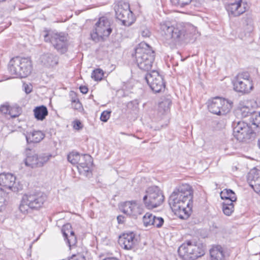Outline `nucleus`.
I'll return each instance as SVG.
<instances>
[{
  "instance_id": "a18cd8bd",
  "label": "nucleus",
  "mask_w": 260,
  "mask_h": 260,
  "mask_svg": "<svg viewBox=\"0 0 260 260\" xmlns=\"http://www.w3.org/2000/svg\"><path fill=\"white\" fill-rule=\"evenodd\" d=\"M73 127L76 130H80L82 128L83 125L80 121L77 120L74 121Z\"/></svg>"
},
{
  "instance_id": "9d476101",
  "label": "nucleus",
  "mask_w": 260,
  "mask_h": 260,
  "mask_svg": "<svg viewBox=\"0 0 260 260\" xmlns=\"http://www.w3.org/2000/svg\"><path fill=\"white\" fill-rule=\"evenodd\" d=\"M44 38V41L50 42L59 53L63 54L67 52L69 42L67 36L64 34L46 31Z\"/></svg>"
},
{
  "instance_id": "72a5a7b5",
  "label": "nucleus",
  "mask_w": 260,
  "mask_h": 260,
  "mask_svg": "<svg viewBox=\"0 0 260 260\" xmlns=\"http://www.w3.org/2000/svg\"><path fill=\"white\" fill-rule=\"evenodd\" d=\"M154 215L149 213H146L145 215L143 216V221L144 223V225L145 226H148L149 225H152L153 222V217Z\"/></svg>"
},
{
  "instance_id": "de8ad7c7",
  "label": "nucleus",
  "mask_w": 260,
  "mask_h": 260,
  "mask_svg": "<svg viewBox=\"0 0 260 260\" xmlns=\"http://www.w3.org/2000/svg\"><path fill=\"white\" fill-rule=\"evenodd\" d=\"M183 196L181 197L180 198V201H179L177 202V204H192V200L191 201H186V199H184V198L183 197Z\"/></svg>"
},
{
  "instance_id": "a211bd4d",
  "label": "nucleus",
  "mask_w": 260,
  "mask_h": 260,
  "mask_svg": "<svg viewBox=\"0 0 260 260\" xmlns=\"http://www.w3.org/2000/svg\"><path fill=\"white\" fill-rule=\"evenodd\" d=\"M247 3L242 0H237L234 3L228 4L226 9L229 15L238 17L244 13L247 10Z\"/></svg>"
},
{
  "instance_id": "ddd939ff",
  "label": "nucleus",
  "mask_w": 260,
  "mask_h": 260,
  "mask_svg": "<svg viewBox=\"0 0 260 260\" xmlns=\"http://www.w3.org/2000/svg\"><path fill=\"white\" fill-rule=\"evenodd\" d=\"M145 79L154 92L158 93L165 90L166 85L163 76L157 71L152 70L147 73L145 75Z\"/></svg>"
},
{
  "instance_id": "bb28decb",
  "label": "nucleus",
  "mask_w": 260,
  "mask_h": 260,
  "mask_svg": "<svg viewBox=\"0 0 260 260\" xmlns=\"http://www.w3.org/2000/svg\"><path fill=\"white\" fill-rule=\"evenodd\" d=\"M211 260H225L223 248L220 245L213 246L210 250Z\"/></svg>"
},
{
  "instance_id": "412c9836",
  "label": "nucleus",
  "mask_w": 260,
  "mask_h": 260,
  "mask_svg": "<svg viewBox=\"0 0 260 260\" xmlns=\"http://www.w3.org/2000/svg\"><path fill=\"white\" fill-rule=\"evenodd\" d=\"M41 64L48 68H53L58 63L59 57L57 55L50 52L44 53L40 57Z\"/></svg>"
},
{
  "instance_id": "58836bf2",
  "label": "nucleus",
  "mask_w": 260,
  "mask_h": 260,
  "mask_svg": "<svg viewBox=\"0 0 260 260\" xmlns=\"http://www.w3.org/2000/svg\"><path fill=\"white\" fill-rule=\"evenodd\" d=\"M140 33L144 38H149L151 35V32L149 28L145 26H142L141 27Z\"/></svg>"
},
{
  "instance_id": "f257e3e1",
  "label": "nucleus",
  "mask_w": 260,
  "mask_h": 260,
  "mask_svg": "<svg viewBox=\"0 0 260 260\" xmlns=\"http://www.w3.org/2000/svg\"><path fill=\"white\" fill-rule=\"evenodd\" d=\"M232 127L235 138L244 143L252 142L260 134V126L254 127L250 122L247 123L244 121H234Z\"/></svg>"
},
{
  "instance_id": "603ef678",
  "label": "nucleus",
  "mask_w": 260,
  "mask_h": 260,
  "mask_svg": "<svg viewBox=\"0 0 260 260\" xmlns=\"http://www.w3.org/2000/svg\"><path fill=\"white\" fill-rule=\"evenodd\" d=\"M236 201H231L230 199H225V201L222 203V205L225 204H230L231 203H233V202Z\"/></svg>"
},
{
  "instance_id": "5fc2aeb1",
  "label": "nucleus",
  "mask_w": 260,
  "mask_h": 260,
  "mask_svg": "<svg viewBox=\"0 0 260 260\" xmlns=\"http://www.w3.org/2000/svg\"><path fill=\"white\" fill-rule=\"evenodd\" d=\"M257 146L260 149V138H259L257 140Z\"/></svg>"
},
{
  "instance_id": "ea45409f",
  "label": "nucleus",
  "mask_w": 260,
  "mask_h": 260,
  "mask_svg": "<svg viewBox=\"0 0 260 260\" xmlns=\"http://www.w3.org/2000/svg\"><path fill=\"white\" fill-rule=\"evenodd\" d=\"M139 105V102L137 100H135L129 102L127 104V107L128 109L135 110L137 109Z\"/></svg>"
},
{
  "instance_id": "3c124183",
  "label": "nucleus",
  "mask_w": 260,
  "mask_h": 260,
  "mask_svg": "<svg viewBox=\"0 0 260 260\" xmlns=\"http://www.w3.org/2000/svg\"><path fill=\"white\" fill-rule=\"evenodd\" d=\"M124 217L122 215H119L117 217V221L118 223H123L124 222Z\"/></svg>"
},
{
  "instance_id": "7c9ffc66",
  "label": "nucleus",
  "mask_w": 260,
  "mask_h": 260,
  "mask_svg": "<svg viewBox=\"0 0 260 260\" xmlns=\"http://www.w3.org/2000/svg\"><path fill=\"white\" fill-rule=\"evenodd\" d=\"M92 162V157L89 154H83L81 155V161L80 166L83 168H88V165Z\"/></svg>"
},
{
  "instance_id": "c9c22d12",
  "label": "nucleus",
  "mask_w": 260,
  "mask_h": 260,
  "mask_svg": "<svg viewBox=\"0 0 260 260\" xmlns=\"http://www.w3.org/2000/svg\"><path fill=\"white\" fill-rule=\"evenodd\" d=\"M171 104V101L169 99L164 101H162L159 104V111H161V110H162L164 112L168 111Z\"/></svg>"
},
{
  "instance_id": "9b49d317",
  "label": "nucleus",
  "mask_w": 260,
  "mask_h": 260,
  "mask_svg": "<svg viewBox=\"0 0 260 260\" xmlns=\"http://www.w3.org/2000/svg\"><path fill=\"white\" fill-rule=\"evenodd\" d=\"M233 105L232 101L219 96H216L208 101L209 111L218 115H224L229 112Z\"/></svg>"
},
{
  "instance_id": "0eeeda50",
  "label": "nucleus",
  "mask_w": 260,
  "mask_h": 260,
  "mask_svg": "<svg viewBox=\"0 0 260 260\" xmlns=\"http://www.w3.org/2000/svg\"><path fill=\"white\" fill-rule=\"evenodd\" d=\"M178 253L183 260H195L203 256L205 251L202 245L188 241L179 247Z\"/></svg>"
},
{
  "instance_id": "c03bdc74",
  "label": "nucleus",
  "mask_w": 260,
  "mask_h": 260,
  "mask_svg": "<svg viewBox=\"0 0 260 260\" xmlns=\"http://www.w3.org/2000/svg\"><path fill=\"white\" fill-rule=\"evenodd\" d=\"M5 196H6V193L1 188L0 189V206H2L5 204V202L6 201Z\"/></svg>"
},
{
  "instance_id": "79ce46f5",
  "label": "nucleus",
  "mask_w": 260,
  "mask_h": 260,
  "mask_svg": "<svg viewBox=\"0 0 260 260\" xmlns=\"http://www.w3.org/2000/svg\"><path fill=\"white\" fill-rule=\"evenodd\" d=\"M111 111H103L100 117L101 121L103 122H107L109 119L110 116Z\"/></svg>"
},
{
  "instance_id": "f8f14e48",
  "label": "nucleus",
  "mask_w": 260,
  "mask_h": 260,
  "mask_svg": "<svg viewBox=\"0 0 260 260\" xmlns=\"http://www.w3.org/2000/svg\"><path fill=\"white\" fill-rule=\"evenodd\" d=\"M24 153L26 156L24 159L25 165L32 169L43 167L52 157V155L49 153H32L31 149L29 148L25 149Z\"/></svg>"
},
{
  "instance_id": "f03ea898",
  "label": "nucleus",
  "mask_w": 260,
  "mask_h": 260,
  "mask_svg": "<svg viewBox=\"0 0 260 260\" xmlns=\"http://www.w3.org/2000/svg\"><path fill=\"white\" fill-rule=\"evenodd\" d=\"M47 200V196L41 191H33L24 194L21 199L19 210L23 214L31 210H38L42 207Z\"/></svg>"
},
{
  "instance_id": "4468645a",
  "label": "nucleus",
  "mask_w": 260,
  "mask_h": 260,
  "mask_svg": "<svg viewBox=\"0 0 260 260\" xmlns=\"http://www.w3.org/2000/svg\"><path fill=\"white\" fill-rule=\"evenodd\" d=\"M186 201H191L193 199V190L191 187L188 184H183L177 187L170 196L169 204H176L180 201L181 197Z\"/></svg>"
},
{
  "instance_id": "39448f33",
  "label": "nucleus",
  "mask_w": 260,
  "mask_h": 260,
  "mask_svg": "<svg viewBox=\"0 0 260 260\" xmlns=\"http://www.w3.org/2000/svg\"><path fill=\"white\" fill-rule=\"evenodd\" d=\"M9 70L11 74L16 77L25 78L31 73V61L28 58L15 57L9 62Z\"/></svg>"
},
{
  "instance_id": "393cba45",
  "label": "nucleus",
  "mask_w": 260,
  "mask_h": 260,
  "mask_svg": "<svg viewBox=\"0 0 260 260\" xmlns=\"http://www.w3.org/2000/svg\"><path fill=\"white\" fill-rule=\"evenodd\" d=\"M45 137V134L40 131H34L27 134L26 140L27 143H37L41 141Z\"/></svg>"
},
{
  "instance_id": "5701e85b",
  "label": "nucleus",
  "mask_w": 260,
  "mask_h": 260,
  "mask_svg": "<svg viewBox=\"0 0 260 260\" xmlns=\"http://www.w3.org/2000/svg\"><path fill=\"white\" fill-rule=\"evenodd\" d=\"M135 235L133 233H123L119 237V245L125 249H132L136 242Z\"/></svg>"
},
{
  "instance_id": "49530a36",
  "label": "nucleus",
  "mask_w": 260,
  "mask_h": 260,
  "mask_svg": "<svg viewBox=\"0 0 260 260\" xmlns=\"http://www.w3.org/2000/svg\"><path fill=\"white\" fill-rule=\"evenodd\" d=\"M69 260H85V258L82 254L73 255Z\"/></svg>"
},
{
  "instance_id": "4be33fe9",
  "label": "nucleus",
  "mask_w": 260,
  "mask_h": 260,
  "mask_svg": "<svg viewBox=\"0 0 260 260\" xmlns=\"http://www.w3.org/2000/svg\"><path fill=\"white\" fill-rule=\"evenodd\" d=\"M61 232L69 247L75 246L77 240L74 232L72 231V225L70 223H67L63 225L61 229Z\"/></svg>"
},
{
  "instance_id": "4c0bfd02",
  "label": "nucleus",
  "mask_w": 260,
  "mask_h": 260,
  "mask_svg": "<svg viewBox=\"0 0 260 260\" xmlns=\"http://www.w3.org/2000/svg\"><path fill=\"white\" fill-rule=\"evenodd\" d=\"M170 1L172 4L174 6L183 7L190 4L191 0H170Z\"/></svg>"
},
{
  "instance_id": "dca6fc26",
  "label": "nucleus",
  "mask_w": 260,
  "mask_h": 260,
  "mask_svg": "<svg viewBox=\"0 0 260 260\" xmlns=\"http://www.w3.org/2000/svg\"><path fill=\"white\" fill-rule=\"evenodd\" d=\"M242 118L249 117V122L254 125V127L260 126V112H257L248 106H243L238 110Z\"/></svg>"
},
{
  "instance_id": "8fccbe9b",
  "label": "nucleus",
  "mask_w": 260,
  "mask_h": 260,
  "mask_svg": "<svg viewBox=\"0 0 260 260\" xmlns=\"http://www.w3.org/2000/svg\"><path fill=\"white\" fill-rule=\"evenodd\" d=\"M79 89L81 92L83 94L87 93L88 91V88L85 86H80Z\"/></svg>"
},
{
  "instance_id": "f3484780",
  "label": "nucleus",
  "mask_w": 260,
  "mask_h": 260,
  "mask_svg": "<svg viewBox=\"0 0 260 260\" xmlns=\"http://www.w3.org/2000/svg\"><path fill=\"white\" fill-rule=\"evenodd\" d=\"M15 181V176L11 173L0 174V186L6 187L14 192H18L21 189L19 183Z\"/></svg>"
},
{
  "instance_id": "e433bc0d",
  "label": "nucleus",
  "mask_w": 260,
  "mask_h": 260,
  "mask_svg": "<svg viewBox=\"0 0 260 260\" xmlns=\"http://www.w3.org/2000/svg\"><path fill=\"white\" fill-rule=\"evenodd\" d=\"M164 223V220L163 218L161 217H157L154 215V217H153V222L151 223H152V225H153L154 227L157 228H160L162 227Z\"/></svg>"
},
{
  "instance_id": "aec40b11",
  "label": "nucleus",
  "mask_w": 260,
  "mask_h": 260,
  "mask_svg": "<svg viewBox=\"0 0 260 260\" xmlns=\"http://www.w3.org/2000/svg\"><path fill=\"white\" fill-rule=\"evenodd\" d=\"M175 214L181 219H187L190 215L192 204H169Z\"/></svg>"
},
{
  "instance_id": "b1692460",
  "label": "nucleus",
  "mask_w": 260,
  "mask_h": 260,
  "mask_svg": "<svg viewBox=\"0 0 260 260\" xmlns=\"http://www.w3.org/2000/svg\"><path fill=\"white\" fill-rule=\"evenodd\" d=\"M247 182L250 187L256 186V188L259 187L258 183L260 182V170L252 169L247 176Z\"/></svg>"
},
{
  "instance_id": "1a4fd4ad",
  "label": "nucleus",
  "mask_w": 260,
  "mask_h": 260,
  "mask_svg": "<svg viewBox=\"0 0 260 260\" xmlns=\"http://www.w3.org/2000/svg\"><path fill=\"white\" fill-rule=\"evenodd\" d=\"M114 9L116 18L121 21L122 25L129 26L134 22L135 19L128 3L117 2L114 3Z\"/></svg>"
},
{
  "instance_id": "2f4dec72",
  "label": "nucleus",
  "mask_w": 260,
  "mask_h": 260,
  "mask_svg": "<svg viewBox=\"0 0 260 260\" xmlns=\"http://www.w3.org/2000/svg\"><path fill=\"white\" fill-rule=\"evenodd\" d=\"M104 73L101 69H96L92 71L91 78L95 81H101L103 79Z\"/></svg>"
},
{
  "instance_id": "37998d69",
  "label": "nucleus",
  "mask_w": 260,
  "mask_h": 260,
  "mask_svg": "<svg viewBox=\"0 0 260 260\" xmlns=\"http://www.w3.org/2000/svg\"><path fill=\"white\" fill-rule=\"evenodd\" d=\"M11 107L9 106L7 104H4L2 105L0 107V111L2 113L4 114H9L10 115V111Z\"/></svg>"
},
{
  "instance_id": "6ab92c4d",
  "label": "nucleus",
  "mask_w": 260,
  "mask_h": 260,
  "mask_svg": "<svg viewBox=\"0 0 260 260\" xmlns=\"http://www.w3.org/2000/svg\"><path fill=\"white\" fill-rule=\"evenodd\" d=\"M120 210L123 213L135 217L142 214L141 209L138 206L136 201H126L122 203Z\"/></svg>"
},
{
  "instance_id": "c85d7f7f",
  "label": "nucleus",
  "mask_w": 260,
  "mask_h": 260,
  "mask_svg": "<svg viewBox=\"0 0 260 260\" xmlns=\"http://www.w3.org/2000/svg\"><path fill=\"white\" fill-rule=\"evenodd\" d=\"M222 199H230L231 201H236L237 197L234 191L231 189H225L220 192Z\"/></svg>"
},
{
  "instance_id": "6e6d98bb",
  "label": "nucleus",
  "mask_w": 260,
  "mask_h": 260,
  "mask_svg": "<svg viewBox=\"0 0 260 260\" xmlns=\"http://www.w3.org/2000/svg\"><path fill=\"white\" fill-rule=\"evenodd\" d=\"M6 0H0V2H3L6 1Z\"/></svg>"
},
{
  "instance_id": "473e14b6",
  "label": "nucleus",
  "mask_w": 260,
  "mask_h": 260,
  "mask_svg": "<svg viewBox=\"0 0 260 260\" xmlns=\"http://www.w3.org/2000/svg\"><path fill=\"white\" fill-rule=\"evenodd\" d=\"M222 211L225 215L230 216L234 211V204L231 203L230 204H223Z\"/></svg>"
},
{
  "instance_id": "cd10ccee",
  "label": "nucleus",
  "mask_w": 260,
  "mask_h": 260,
  "mask_svg": "<svg viewBox=\"0 0 260 260\" xmlns=\"http://www.w3.org/2000/svg\"><path fill=\"white\" fill-rule=\"evenodd\" d=\"M35 117L38 120L43 121L48 115V111L45 106L42 105L34 109Z\"/></svg>"
},
{
  "instance_id": "20e7f679",
  "label": "nucleus",
  "mask_w": 260,
  "mask_h": 260,
  "mask_svg": "<svg viewBox=\"0 0 260 260\" xmlns=\"http://www.w3.org/2000/svg\"><path fill=\"white\" fill-rule=\"evenodd\" d=\"M160 34L166 43L174 44L184 38L186 28L180 24L174 26L164 23L160 24Z\"/></svg>"
},
{
  "instance_id": "2eb2a0df",
  "label": "nucleus",
  "mask_w": 260,
  "mask_h": 260,
  "mask_svg": "<svg viewBox=\"0 0 260 260\" xmlns=\"http://www.w3.org/2000/svg\"><path fill=\"white\" fill-rule=\"evenodd\" d=\"M234 89L237 92L248 93L253 88L252 82L248 72L239 73L234 82Z\"/></svg>"
},
{
  "instance_id": "a878e982",
  "label": "nucleus",
  "mask_w": 260,
  "mask_h": 260,
  "mask_svg": "<svg viewBox=\"0 0 260 260\" xmlns=\"http://www.w3.org/2000/svg\"><path fill=\"white\" fill-rule=\"evenodd\" d=\"M241 25L244 29L245 35L249 34L253 30V21L250 14H247L241 20Z\"/></svg>"
},
{
  "instance_id": "864d4df0",
  "label": "nucleus",
  "mask_w": 260,
  "mask_h": 260,
  "mask_svg": "<svg viewBox=\"0 0 260 260\" xmlns=\"http://www.w3.org/2000/svg\"><path fill=\"white\" fill-rule=\"evenodd\" d=\"M103 260H119L116 257H108L104 258Z\"/></svg>"
},
{
  "instance_id": "423d86ee",
  "label": "nucleus",
  "mask_w": 260,
  "mask_h": 260,
  "mask_svg": "<svg viewBox=\"0 0 260 260\" xmlns=\"http://www.w3.org/2000/svg\"><path fill=\"white\" fill-rule=\"evenodd\" d=\"M113 20L106 16L99 18L90 34L91 39L95 42L108 37L113 30Z\"/></svg>"
},
{
  "instance_id": "09e8293b",
  "label": "nucleus",
  "mask_w": 260,
  "mask_h": 260,
  "mask_svg": "<svg viewBox=\"0 0 260 260\" xmlns=\"http://www.w3.org/2000/svg\"><path fill=\"white\" fill-rule=\"evenodd\" d=\"M24 91L26 94L30 93L32 91V88L31 86L27 84L24 85Z\"/></svg>"
},
{
  "instance_id": "7ed1b4c3",
  "label": "nucleus",
  "mask_w": 260,
  "mask_h": 260,
  "mask_svg": "<svg viewBox=\"0 0 260 260\" xmlns=\"http://www.w3.org/2000/svg\"><path fill=\"white\" fill-rule=\"evenodd\" d=\"M135 58L139 68L148 72L152 67L155 52L147 44L141 43L135 49Z\"/></svg>"
},
{
  "instance_id": "6e6552de",
  "label": "nucleus",
  "mask_w": 260,
  "mask_h": 260,
  "mask_svg": "<svg viewBox=\"0 0 260 260\" xmlns=\"http://www.w3.org/2000/svg\"><path fill=\"white\" fill-rule=\"evenodd\" d=\"M164 199V196L160 189L157 186H151L146 189L143 202L147 208L152 209L161 205Z\"/></svg>"
},
{
  "instance_id": "a19ab883",
  "label": "nucleus",
  "mask_w": 260,
  "mask_h": 260,
  "mask_svg": "<svg viewBox=\"0 0 260 260\" xmlns=\"http://www.w3.org/2000/svg\"><path fill=\"white\" fill-rule=\"evenodd\" d=\"M72 107L76 110H80L82 108V104L78 99H72Z\"/></svg>"
},
{
  "instance_id": "c756f323",
  "label": "nucleus",
  "mask_w": 260,
  "mask_h": 260,
  "mask_svg": "<svg viewBox=\"0 0 260 260\" xmlns=\"http://www.w3.org/2000/svg\"><path fill=\"white\" fill-rule=\"evenodd\" d=\"M68 160L73 165L79 164L81 161V156L78 152H72L68 155Z\"/></svg>"
},
{
  "instance_id": "f704fd0d",
  "label": "nucleus",
  "mask_w": 260,
  "mask_h": 260,
  "mask_svg": "<svg viewBox=\"0 0 260 260\" xmlns=\"http://www.w3.org/2000/svg\"><path fill=\"white\" fill-rule=\"evenodd\" d=\"M22 112L21 108L17 106L11 107L10 115L12 118L18 117Z\"/></svg>"
}]
</instances>
